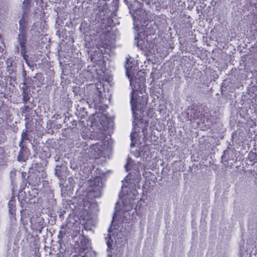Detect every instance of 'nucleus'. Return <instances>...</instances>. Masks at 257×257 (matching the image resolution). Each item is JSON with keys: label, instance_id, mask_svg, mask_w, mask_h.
<instances>
[{"label": "nucleus", "instance_id": "39448f33", "mask_svg": "<svg viewBox=\"0 0 257 257\" xmlns=\"http://www.w3.org/2000/svg\"><path fill=\"white\" fill-rule=\"evenodd\" d=\"M9 212L10 213L13 214L15 211V201L13 199H11L9 202Z\"/></svg>", "mask_w": 257, "mask_h": 257}, {"label": "nucleus", "instance_id": "9d476101", "mask_svg": "<svg viewBox=\"0 0 257 257\" xmlns=\"http://www.w3.org/2000/svg\"><path fill=\"white\" fill-rule=\"evenodd\" d=\"M56 174L57 175V176L59 177V173L57 171H56Z\"/></svg>", "mask_w": 257, "mask_h": 257}, {"label": "nucleus", "instance_id": "f257e3e1", "mask_svg": "<svg viewBox=\"0 0 257 257\" xmlns=\"http://www.w3.org/2000/svg\"><path fill=\"white\" fill-rule=\"evenodd\" d=\"M125 67L126 75L132 88L131 103L134 119H136L137 118L136 111H141L148 101V95L141 88L145 82V78L143 75V72L137 71V66L131 58L127 60Z\"/></svg>", "mask_w": 257, "mask_h": 257}, {"label": "nucleus", "instance_id": "7ed1b4c3", "mask_svg": "<svg viewBox=\"0 0 257 257\" xmlns=\"http://www.w3.org/2000/svg\"><path fill=\"white\" fill-rule=\"evenodd\" d=\"M132 16L134 18V26L137 30L139 31V22L141 23L142 21L146 20V12L145 11L142 10H136L135 12L132 14Z\"/></svg>", "mask_w": 257, "mask_h": 257}, {"label": "nucleus", "instance_id": "f3484780", "mask_svg": "<svg viewBox=\"0 0 257 257\" xmlns=\"http://www.w3.org/2000/svg\"><path fill=\"white\" fill-rule=\"evenodd\" d=\"M123 187H124V186L123 185V186H122V189H123Z\"/></svg>", "mask_w": 257, "mask_h": 257}, {"label": "nucleus", "instance_id": "a211bd4d", "mask_svg": "<svg viewBox=\"0 0 257 257\" xmlns=\"http://www.w3.org/2000/svg\"><path fill=\"white\" fill-rule=\"evenodd\" d=\"M135 121H134V122H133V124H135ZM134 125H135V124H134Z\"/></svg>", "mask_w": 257, "mask_h": 257}, {"label": "nucleus", "instance_id": "f03ea898", "mask_svg": "<svg viewBox=\"0 0 257 257\" xmlns=\"http://www.w3.org/2000/svg\"><path fill=\"white\" fill-rule=\"evenodd\" d=\"M20 33L18 36V40L20 47L21 48V53L25 60H27L28 55H26V44L27 42V39L26 37V24L27 22L25 19L23 18H22L20 21Z\"/></svg>", "mask_w": 257, "mask_h": 257}, {"label": "nucleus", "instance_id": "2eb2a0df", "mask_svg": "<svg viewBox=\"0 0 257 257\" xmlns=\"http://www.w3.org/2000/svg\"><path fill=\"white\" fill-rule=\"evenodd\" d=\"M115 216L116 217V214H115V216H114L113 217V219H114V217H115Z\"/></svg>", "mask_w": 257, "mask_h": 257}, {"label": "nucleus", "instance_id": "4468645a", "mask_svg": "<svg viewBox=\"0 0 257 257\" xmlns=\"http://www.w3.org/2000/svg\"><path fill=\"white\" fill-rule=\"evenodd\" d=\"M111 228H112V227H111L108 229V232H110L111 231H110V229H111Z\"/></svg>", "mask_w": 257, "mask_h": 257}, {"label": "nucleus", "instance_id": "423d86ee", "mask_svg": "<svg viewBox=\"0 0 257 257\" xmlns=\"http://www.w3.org/2000/svg\"><path fill=\"white\" fill-rule=\"evenodd\" d=\"M109 238V240L107 241V245L108 246V248H110V246L112 245V239H111V235L110 234H108V237Z\"/></svg>", "mask_w": 257, "mask_h": 257}, {"label": "nucleus", "instance_id": "6e6552de", "mask_svg": "<svg viewBox=\"0 0 257 257\" xmlns=\"http://www.w3.org/2000/svg\"><path fill=\"white\" fill-rule=\"evenodd\" d=\"M27 134L25 132H23L22 135L23 139H27Z\"/></svg>", "mask_w": 257, "mask_h": 257}, {"label": "nucleus", "instance_id": "ddd939ff", "mask_svg": "<svg viewBox=\"0 0 257 257\" xmlns=\"http://www.w3.org/2000/svg\"><path fill=\"white\" fill-rule=\"evenodd\" d=\"M98 179H99L98 178H97V179L95 180L94 183L97 182V180H98Z\"/></svg>", "mask_w": 257, "mask_h": 257}, {"label": "nucleus", "instance_id": "f8f14e48", "mask_svg": "<svg viewBox=\"0 0 257 257\" xmlns=\"http://www.w3.org/2000/svg\"><path fill=\"white\" fill-rule=\"evenodd\" d=\"M136 4L139 5V4L138 3L136 2H134V5H136Z\"/></svg>", "mask_w": 257, "mask_h": 257}, {"label": "nucleus", "instance_id": "20e7f679", "mask_svg": "<svg viewBox=\"0 0 257 257\" xmlns=\"http://www.w3.org/2000/svg\"><path fill=\"white\" fill-rule=\"evenodd\" d=\"M131 193L132 194V195L129 193H127V196H128V198L130 200V201L128 203V204H126L125 203H123V209L122 210L127 211L131 209H132L133 207V205L131 202L132 200H133L135 198V197L136 196V195L138 194L137 191L136 190L134 189L132 191H131Z\"/></svg>", "mask_w": 257, "mask_h": 257}, {"label": "nucleus", "instance_id": "9b49d317", "mask_svg": "<svg viewBox=\"0 0 257 257\" xmlns=\"http://www.w3.org/2000/svg\"><path fill=\"white\" fill-rule=\"evenodd\" d=\"M127 167H128V165L127 164V165H126V166H125V168H126V169L127 170H128Z\"/></svg>", "mask_w": 257, "mask_h": 257}, {"label": "nucleus", "instance_id": "0eeeda50", "mask_svg": "<svg viewBox=\"0 0 257 257\" xmlns=\"http://www.w3.org/2000/svg\"><path fill=\"white\" fill-rule=\"evenodd\" d=\"M8 67H12L13 65V62L11 60H8L7 62Z\"/></svg>", "mask_w": 257, "mask_h": 257}, {"label": "nucleus", "instance_id": "1a4fd4ad", "mask_svg": "<svg viewBox=\"0 0 257 257\" xmlns=\"http://www.w3.org/2000/svg\"><path fill=\"white\" fill-rule=\"evenodd\" d=\"M135 135H136V134H135L134 132H133L131 133V139H132V140H133V139L134 136Z\"/></svg>", "mask_w": 257, "mask_h": 257}, {"label": "nucleus", "instance_id": "6ab92c4d", "mask_svg": "<svg viewBox=\"0 0 257 257\" xmlns=\"http://www.w3.org/2000/svg\"><path fill=\"white\" fill-rule=\"evenodd\" d=\"M133 143H132V144H131V147H132V146H133Z\"/></svg>", "mask_w": 257, "mask_h": 257}, {"label": "nucleus", "instance_id": "dca6fc26", "mask_svg": "<svg viewBox=\"0 0 257 257\" xmlns=\"http://www.w3.org/2000/svg\"><path fill=\"white\" fill-rule=\"evenodd\" d=\"M99 190V188H96V190Z\"/></svg>", "mask_w": 257, "mask_h": 257}]
</instances>
